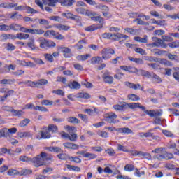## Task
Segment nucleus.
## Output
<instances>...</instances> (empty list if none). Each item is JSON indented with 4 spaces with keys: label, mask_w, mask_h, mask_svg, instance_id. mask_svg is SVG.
I'll return each mask as SVG.
<instances>
[{
    "label": "nucleus",
    "mask_w": 179,
    "mask_h": 179,
    "mask_svg": "<svg viewBox=\"0 0 179 179\" xmlns=\"http://www.w3.org/2000/svg\"><path fill=\"white\" fill-rule=\"evenodd\" d=\"M52 159V155H48V154L45 152H41L40 155L31 158L27 156H20L19 160L20 162H26L27 163H31L34 167H41V166H46L48 164L49 160Z\"/></svg>",
    "instance_id": "obj_1"
},
{
    "label": "nucleus",
    "mask_w": 179,
    "mask_h": 179,
    "mask_svg": "<svg viewBox=\"0 0 179 179\" xmlns=\"http://www.w3.org/2000/svg\"><path fill=\"white\" fill-rule=\"evenodd\" d=\"M117 114L113 112L104 115L105 121H107L109 124H117L120 122V120H117Z\"/></svg>",
    "instance_id": "obj_2"
},
{
    "label": "nucleus",
    "mask_w": 179,
    "mask_h": 179,
    "mask_svg": "<svg viewBox=\"0 0 179 179\" xmlns=\"http://www.w3.org/2000/svg\"><path fill=\"white\" fill-rule=\"evenodd\" d=\"M101 54L102 55L103 59H105L106 61L107 59H110V58H111V55H114V54H115V51L111 48H103L101 51Z\"/></svg>",
    "instance_id": "obj_3"
},
{
    "label": "nucleus",
    "mask_w": 179,
    "mask_h": 179,
    "mask_svg": "<svg viewBox=\"0 0 179 179\" xmlns=\"http://www.w3.org/2000/svg\"><path fill=\"white\" fill-rule=\"evenodd\" d=\"M38 41L39 42L41 48H47L48 47H55L56 45L55 43L51 41H48L44 38H39L38 39Z\"/></svg>",
    "instance_id": "obj_4"
},
{
    "label": "nucleus",
    "mask_w": 179,
    "mask_h": 179,
    "mask_svg": "<svg viewBox=\"0 0 179 179\" xmlns=\"http://www.w3.org/2000/svg\"><path fill=\"white\" fill-rule=\"evenodd\" d=\"M50 36H53L54 38H56V40H65V36L58 32H55L54 30H48L44 34L45 37Z\"/></svg>",
    "instance_id": "obj_5"
},
{
    "label": "nucleus",
    "mask_w": 179,
    "mask_h": 179,
    "mask_svg": "<svg viewBox=\"0 0 179 179\" xmlns=\"http://www.w3.org/2000/svg\"><path fill=\"white\" fill-rule=\"evenodd\" d=\"M57 50L59 52H62L63 54V57H64V58H71V57H72V50L69 48L59 46Z\"/></svg>",
    "instance_id": "obj_6"
},
{
    "label": "nucleus",
    "mask_w": 179,
    "mask_h": 179,
    "mask_svg": "<svg viewBox=\"0 0 179 179\" xmlns=\"http://www.w3.org/2000/svg\"><path fill=\"white\" fill-rule=\"evenodd\" d=\"M144 113L147 114V115H149L150 117H155V118H160V117H162V115L163 114V110L160 109L148 110L145 109Z\"/></svg>",
    "instance_id": "obj_7"
},
{
    "label": "nucleus",
    "mask_w": 179,
    "mask_h": 179,
    "mask_svg": "<svg viewBox=\"0 0 179 179\" xmlns=\"http://www.w3.org/2000/svg\"><path fill=\"white\" fill-rule=\"evenodd\" d=\"M75 10L77 12V13L84 15L85 16H96V13H93L92 10L83 8L82 7L76 8Z\"/></svg>",
    "instance_id": "obj_8"
},
{
    "label": "nucleus",
    "mask_w": 179,
    "mask_h": 179,
    "mask_svg": "<svg viewBox=\"0 0 179 179\" xmlns=\"http://www.w3.org/2000/svg\"><path fill=\"white\" fill-rule=\"evenodd\" d=\"M62 16H63V17H66V19H71V20H75L78 23L79 22L82 21V17H80L78 15H73L70 12L63 13H62Z\"/></svg>",
    "instance_id": "obj_9"
},
{
    "label": "nucleus",
    "mask_w": 179,
    "mask_h": 179,
    "mask_svg": "<svg viewBox=\"0 0 179 179\" xmlns=\"http://www.w3.org/2000/svg\"><path fill=\"white\" fill-rule=\"evenodd\" d=\"M125 105H126V110L128 108H130V110H135V108H140L145 113V110L146 109V108H145V106H141V103H127V102H125Z\"/></svg>",
    "instance_id": "obj_10"
},
{
    "label": "nucleus",
    "mask_w": 179,
    "mask_h": 179,
    "mask_svg": "<svg viewBox=\"0 0 179 179\" xmlns=\"http://www.w3.org/2000/svg\"><path fill=\"white\" fill-rule=\"evenodd\" d=\"M7 5H8V8L7 9H13L14 10H26V6H17V3H13L10 2H6Z\"/></svg>",
    "instance_id": "obj_11"
},
{
    "label": "nucleus",
    "mask_w": 179,
    "mask_h": 179,
    "mask_svg": "<svg viewBox=\"0 0 179 179\" xmlns=\"http://www.w3.org/2000/svg\"><path fill=\"white\" fill-rule=\"evenodd\" d=\"M45 132L43 131H40L38 132L40 136H36V139H50L51 138V134H50V131L47 129V127H45Z\"/></svg>",
    "instance_id": "obj_12"
},
{
    "label": "nucleus",
    "mask_w": 179,
    "mask_h": 179,
    "mask_svg": "<svg viewBox=\"0 0 179 179\" xmlns=\"http://www.w3.org/2000/svg\"><path fill=\"white\" fill-rule=\"evenodd\" d=\"M125 86L129 87L130 89H134V90H137V89H140L142 92H143V87L141 86V84H134L132 83L126 81L124 82Z\"/></svg>",
    "instance_id": "obj_13"
},
{
    "label": "nucleus",
    "mask_w": 179,
    "mask_h": 179,
    "mask_svg": "<svg viewBox=\"0 0 179 179\" xmlns=\"http://www.w3.org/2000/svg\"><path fill=\"white\" fill-rule=\"evenodd\" d=\"M152 41L155 42L157 47H162V48H167V44L163 41V39H160L157 37H152Z\"/></svg>",
    "instance_id": "obj_14"
},
{
    "label": "nucleus",
    "mask_w": 179,
    "mask_h": 179,
    "mask_svg": "<svg viewBox=\"0 0 179 179\" xmlns=\"http://www.w3.org/2000/svg\"><path fill=\"white\" fill-rule=\"evenodd\" d=\"M27 45L29 48H31V50H36V39L34 36L29 38Z\"/></svg>",
    "instance_id": "obj_15"
},
{
    "label": "nucleus",
    "mask_w": 179,
    "mask_h": 179,
    "mask_svg": "<svg viewBox=\"0 0 179 179\" xmlns=\"http://www.w3.org/2000/svg\"><path fill=\"white\" fill-rule=\"evenodd\" d=\"M113 107L116 111H124V110H127L125 102H120V104L114 105Z\"/></svg>",
    "instance_id": "obj_16"
},
{
    "label": "nucleus",
    "mask_w": 179,
    "mask_h": 179,
    "mask_svg": "<svg viewBox=\"0 0 179 179\" xmlns=\"http://www.w3.org/2000/svg\"><path fill=\"white\" fill-rule=\"evenodd\" d=\"M54 27H55V29H57V30H60V31H66L68 30H69V29H71V27L68 26V25H64L62 24H55L53 25Z\"/></svg>",
    "instance_id": "obj_17"
},
{
    "label": "nucleus",
    "mask_w": 179,
    "mask_h": 179,
    "mask_svg": "<svg viewBox=\"0 0 179 179\" xmlns=\"http://www.w3.org/2000/svg\"><path fill=\"white\" fill-rule=\"evenodd\" d=\"M116 132H119V134H134V131L129 127L117 128Z\"/></svg>",
    "instance_id": "obj_18"
},
{
    "label": "nucleus",
    "mask_w": 179,
    "mask_h": 179,
    "mask_svg": "<svg viewBox=\"0 0 179 179\" xmlns=\"http://www.w3.org/2000/svg\"><path fill=\"white\" fill-rule=\"evenodd\" d=\"M63 145L66 149H72L73 150H75L76 149H79V145H78L75 143H63Z\"/></svg>",
    "instance_id": "obj_19"
},
{
    "label": "nucleus",
    "mask_w": 179,
    "mask_h": 179,
    "mask_svg": "<svg viewBox=\"0 0 179 179\" xmlns=\"http://www.w3.org/2000/svg\"><path fill=\"white\" fill-rule=\"evenodd\" d=\"M62 6H72L75 2V0H59Z\"/></svg>",
    "instance_id": "obj_20"
},
{
    "label": "nucleus",
    "mask_w": 179,
    "mask_h": 179,
    "mask_svg": "<svg viewBox=\"0 0 179 179\" xmlns=\"http://www.w3.org/2000/svg\"><path fill=\"white\" fill-rule=\"evenodd\" d=\"M9 30H14L15 31L20 30V31H22V26H20L19 24L13 23L8 25V31Z\"/></svg>",
    "instance_id": "obj_21"
},
{
    "label": "nucleus",
    "mask_w": 179,
    "mask_h": 179,
    "mask_svg": "<svg viewBox=\"0 0 179 179\" xmlns=\"http://www.w3.org/2000/svg\"><path fill=\"white\" fill-rule=\"evenodd\" d=\"M17 136L19 138H33V134L25 131V132H18Z\"/></svg>",
    "instance_id": "obj_22"
},
{
    "label": "nucleus",
    "mask_w": 179,
    "mask_h": 179,
    "mask_svg": "<svg viewBox=\"0 0 179 179\" xmlns=\"http://www.w3.org/2000/svg\"><path fill=\"white\" fill-rule=\"evenodd\" d=\"M48 83V80L46 79H40L35 82V87H40V86H44Z\"/></svg>",
    "instance_id": "obj_23"
},
{
    "label": "nucleus",
    "mask_w": 179,
    "mask_h": 179,
    "mask_svg": "<svg viewBox=\"0 0 179 179\" xmlns=\"http://www.w3.org/2000/svg\"><path fill=\"white\" fill-rule=\"evenodd\" d=\"M134 40L138 43H143V44H146L148 43V36H144L143 38H141L140 36H135Z\"/></svg>",
    "instance_id": "obj_24"
},
{
    "label": "nucleus",
    "mask_w": 179,
    "mask_h": 179,
    "mask_svg": "<svg viewBox=\"0 0 179 179\" xmlns=\"http://www.w3.org/2000/svg\"><path fill=\"white\" fill-rule=\"evenodd\" d=\"M68 87L70 89H80V84H79V83L76 82V81H73L70 83L68 84Z\"/></svg>",
    "instance_id": "obj_25"
},
{
    "label": "nucleus",
    "mask_w": 179,
    "mask_h": 179,
    "mask_svg": "<svg viewBox=\"0 0 179 179\" xmlns=\"http://www.w3.org/2000/svg\"><path fill=\"white\" fill-rule=\"evenodd\" d=\"M1 138H9V132L8 128H3L0 130Z\"/></svg>",
    "instance_id": "obj_26"
},
{
    "label": "nucleus",
    "mask_w": 179,
    "mask_h": 179,
    "mask_svg": "<svg viewBox=\"0 0 179 179\" xmlns=\"http://www.w3.org/2000/svg\"><path fill=\"white\" fill-rule=\"evenodd\" d=\"M103 78L105 83H108L109 85H111L114 83V78H113V76L103 75Z\"/></svg>",
    "instance_id": "obj_27"
},
{
    "label": "nucleus",
    "mask_w": 179,
    "mask_h": 179,
    "mask_svg": "<svg viewBox=\"0 0 179 179\" xmlns=\"http://www.w3.org/2000/svg\"><path fill=\"white\" fill-rule=\"evenodd\" d=\"M45 5H48V6H55L57 2H59V0H43Z\"/></svg>",
    "instance_id": "obj_28"
},
{
    "label": "nucleus",
    "mask_w": 179,
    "mask_h": 179,
    "mask_svg": "<svg viewBox=\"0 0 179 179\" xmlns=\"http://www.w3.org/2000/svg\"><path fill=\"white\" fill-rule=\"evenodd\" d=\"M92 55L90 54L81 55L76 57L78 61H86L88 58H90Z\"/></svg>",
    "instance_id": "obj_29"
},
{
    "label": "nucleus",
    "mask_w": 179,
    "mask_h": 179,
    "mask_svg": "<svg viewBox=\"0 0 179 179\" xmlns=\"http://www.w3.org/2000/svg\"><path fill=\"white\" fill-rule=\"evenodd\" d=\"M25 10H26V13H28L29 15L38 13V11H37L36 9H34L29 6H26Z\"/></svg>",
    "instance_id": "obj_30"
},
{
    "label": "nucleus",
    "mask_w": 179,
    "mask_h": 179,
    "mask_svg": "<svg viewBox=\"0 0 179 179\" xmlns=\"http://www.w3.org/2000/svg\"><path fill=\"white\" fill-rule=\"evenodd\" d=\"M23 17V16L20 14H19V13L15 12L14 13H12L10 15V19H16L17 20H19L20 19H22Z\"/></svg>",
    "instance_id": "obj_31"
},
{
    "label": "nucleus",
    "mask_w": 179,
    "mask_h": 179,
    "mask_svg": "<svg viewBox=\"0 0 179 179\" xmlns=\"http://www.w3.org/2000/svg\"><path fill=\"white\" fill-rule=\"evenodd\" d=\"M127 98L132 101H138V100H141V98L138 95L134 94H129Z\"/></svg>",
    "instance_id": "obj_32"
},
{
    "label": "nucleus",
    "mask_w": 179,
    "mask_h": 179,
    "mask_svg": "<svg viewBox=\"0 0 179 179\" xmlns=\"http://www.w3.org/2000/svg\"><path fill=\"white\" fill-rule=\"evenodd\" d=\"M31 173H33V171H31L30 169H24L20 171L18 176H29V174H31Z\"/></svg>",
    "instance_id": "obj_33"
},
{
    "label": "nucleus",
    "mask_w": 179,
    "mask_h": 179,
    "mask_svg": "<svg viewBox=\"0 0 179 179\" xmlns=\"http://www.w3.org/2000/svg\"><path fill=\"white\" fill-rule=\"evenodd\" d=\"M128 59H129V61H132L133 62H135L136 64H143V60H142V59H141V58H135V57H129Z\"/></svg>",
    "instance_id": "obj_34"
},
{
    "label": "nucleus",
    "mask_w": 179,
    "mask_h": 179,
    "mask_svg": "<svg viewBox=\"0 0 179 179\" xmlns=\"http://www.w3.org/2000/svg\"><path fill=\"white\" fill-rule=\"evenodd\" d=\"M151 78H152V82L154 83H162V78L157 74H153L151 76Z\"/></svg>",
    "instance_id": "obj_35"
},
{
    "label": "nucleus",
    "mask_w": 179,
    "mask_h": 179,
    "mask_svg": "<svg viewBox=\"0 0 179 179\" xmlns=\"http://www.w3.org/2000/svg\"><path fill=\"white\" fill-rule=\"evenodd\" d=\"M165 151H166L165 148L159 147L153 150L152 151V153H156L157 155H159V153H164Z\"/></svg>",
    "instance_id": "obj_36"
},
{
    "label": "nucleus",
    "mask_w": 179,
    "mask_h": 179,
    "mask_svg": "<svg viewBox=\"0 0 179 179\" xmlns=\"http://www.w3.org/2000/svg\"><path fill=\"white\" fill-rule=\"evenodd\" d=\"M47 129L48 132H57L58 131V127L55 124H50Z\"/></svg>",
    "instance_id": "obj_37"
},
{
    "label": "nucleus",
    "mask_w": 179,
    "mask_h": 179,
    "mask_svg": "<svg viewBox=\"0 0 179 179\" xmlns=\"http://www.w3.org/2000/svg\"><path fill=\"white\" fill-rule=\"evenodd\" d=\"M13 115H15V117H22V115H24V112H23L22 110H17L13 109Z\"/></svg>",
    "instance_id": "obj_38"
},
{
    "label": "nucleus",
    "mask_w": 179,
    "mask_h": 179,
    "mask_svg": "<svg viewBox=\"0 0 179 179\" xmlns=\"http://www.w3.org/2000/svg\"><path fill=\"white\" fill-rule=\"evenodd\" d=\"M99 27L96 24L90 25L89 27H85V31H94V30H97Z\"/></svg>",
    "instance_id": "obj_39"
},
{
    "label": "nucleus",
    "mask_w": 179,
    "mask_h": 179,
    "mask_svg": "<svg viewBox=\"0 0 179 179\" xmlns=\"http://www.w3.org/2000/svg\"><path fill=\"white\" fill-rule=\"evenodd\" d=\"M151 52H153L155 55H163V54H166V51L159 49H152Z\"/></svg>",
    "instance_id": "obj_40"
},
{
    "label": "nucleus",
    "mask_w": 179,
    "mask_h": 179,
    "mask_svg": "<svg viewBox=\"0 0 179 179\" xmlns=\"http://www.w3.org/2000/svg\"><path fill=\"white\" fill-rule=\"evenodd\" d=\"M164 157L165 160H171L174 157L173 153H169L166 151L164 152Z\"/></svg>",
    "instance_id": "obj_41"
},
{
    "label": "nucleus",
    "mask_w": 179,
    "mask_h": 179,
    "mask_svg": "<svg viewBox=\"0 0 179 179\" xmlns=\"http://www.w3.org/2000/svg\"><path fill=\"white\" fill-rule=\"evenodd\" d=\"M7 174L8 176H19L20 172L16 169H9Z\"/></svg>",
    "instance_id": "obj_42"
},
{
    "label": "nucleus",
    "mask_w": 179,
    "mask_h": 179,
    "mask_svg": "<svg viewBox=\"0 0 179 179\" xmlns=\"http://www.w3.org/2000/svg\"><path fill=\"white\" fill-rule=\"evenodd\" d=\"M167 57L169 59H171V61H177L178 62L179 59L178 56L177 55H173L171 53H168Z\"/></svg>",
    "instance_id": "obj_43"
},
{
    "label": "nucleus",
    "mask_w": 179,
    "mask_h": 179,
    "mask_svg": "<svg viewBox=\"0 0 179 179\" xmlns=\"http://www.w3.org/2000/svg\"><path fill=\"white\" fill-rule=\"evenodd\" d=\"M15 80H10V79H3L0 80L1 85H10V83H14Z\"/></svg>",
    "instance_id": "obj_44"
},
{
    "label": "nucleus",
    "mask_w": 179,
    "mask_h": 179,
    "mask_svg": "<svg viewBox=\"0 0 179 179\" xmlns=\"http://www.w3.org/2000/svg\"><path fill=\"white\" fill-rule=\"evenodd\" d=\"M124 59L122 58V56H118L116 58L112 59L111 64H113V65H117L120 61H123Z\"/></svg>",
    "instance_id": "obj_45"
},
{
    "label": "nucleus",
    "mask_w": 179,
    "mask_h": 179,
    "mask_svg": "<svg viewBox=\"0 0 179 179\" xmlns=\"http://www.w3.org/2000/svg\"><path fill=\"white\" fill-rule=\"evenodd\" d=\"M134 51L137 52V54H140L141 55H146V50L141 48H136L134 49Z\"/></svg>",
    "instance_id": "obj_46"
},
{
    "label": "nucleus",
    "mask_w": 179,
    "mask_h": 179,
    "mask_svg": "<svg viewBox=\"0 0 179 179\" xmlns=\"http://www.w3.org/2000/svg\"><path fill=\"white\" fill-rule=\"evenodd\" d=\"M91 17L92 20H94V22H99V23H103V17L100 16L94 17V15L90 16Z\"/></svg>",
    "instance_id": "obj_47"
},
{
    "label": "nucleus",
    "mask_w": 179,
    "mask_h": 179,
    "mask_svg": "<svg viewBox=\"0 0 179 179\" xmlns=\"http://www.w3.org/2000/svg\"><path fill=\"white\" fill-rule=\"evenodd\" d=\"M66 167L68 170H73V171H80V168L79 166H75L67 164Z\"/></svg>",
    "instance_id": "obj_48"
},
{
    "label": "nucleus",
    "mask_w": 179,
    "mask_h": 179,
    "mask_svg": "<svg viewBox=\"0 0 179 179\" xmlns=\"http://www.w3.org/2000/svg\"><path fill=\"white\" fill-rule=\"evenodd\" d=\"M170 48H179V41H173L172 43H168Z\"/></svg>",
    "instance_id": "obj_49"
},
{
    "label": "nucleus",
    "mask_w": 179,
    "mask_h": 179,
    "mask_svg": "<svg viewBox=\"0 0 179 179\" xmlns=\"http://www.w3.org/2000/svg\"><path fill=\"white\" fill-rule=\"evenodd\" d=\"M135 169V166L132 164H126L124 166V170L125 171H134V170Z\"/></svg>",
    "instance_id": "obj_50"
},
{
    "label": "nucleus",
    "mask_w": 179,
    "mask_h": 179,
    "mask_svg": "<svg viewBox=\"0 0 179 179\" xmlns=\"http://www.w3.org/2000/svg\"><path fill=\"white\" fill-rule=\"evenodd\" d=\"M15 48L16 46L13 45V44L10 43H6V49L7 50V51H13V50H15Z\"/></svg>",
    "instance_id": "obj_51"
},
{
    "label": "nucleus",
    "mask_w": 179,
    "mask_h": 179,
    "mask_svg": "<svg viewBox=\"0 0 179 179\" xmlns=\"http://www.w3.org/2000/svg\"><path fill=\"white\" fill-rule=\"evenodd\" d=\"M1 110L3 111H8V113H13V108L12 106H2Z\"/></svg>",
    "instance_id": "obj_52"
},
{
    "label": "nucleus",
    "mask_w": 179,
    "mask_h": 179,
    "mask_svg": "<svg viewBox=\"0 0 179 179\" xmlns=\"http://www.w3.org/2000/svg\"><path fill=\"white\" fill-rule=\"evenodd\" d=\"M85 157H87V159H90V160H93V159H96L97 157V155L90 152H87L85 155Z\"/></svg>",
    "instance_id": "obj_53"
},
{
    "label": "nucleus",
    "mask_w": 179,
    "mask_h": 179,
    "mask_svg": "<svg viewBox=\"0 0 179 179\" xmlns=\"http://www.w3.org/2000/svg\"><path fill=\"white\" fill-rule=\"evenodd\" d=\"M150 15H151V16H154L155 17H158L159 19H163V16L160 15L159 13L155 10H151L150 12Z\"/></svg>",
    "instance_id": "obj_54"
},
{
    "label": "nucleus",
    "mask_w": 179,
    "mask_h": 179,
    "mask_svg": "<svg viewBox=\"0 0 179 179\" xmlns=\"http://www.w3.org/2000/svg\"><path fill=\"white\" fill-rule=\"evenodd\" d=\"M50 152H55L56 153H61L62 152V149L59 147H52L50 148H48Z\"/></svg>",
    "instance_id": "obj_55"
},
{
    "label": "nucleus",
    "mask_w": 179,
    "mask_h": 179,
    "mask_svg": "<svg viewBox=\"0 0 179 179\" xmlns=\"http://www.w3.org/2000/svg\"><path fill=\"white\" fill-rule=\"evenodd\" d=\"M64 121H65L64 118L57 117V116L52 117V122H57V124H61V122H64Z\"/></svg>",
    "instance_id": "obj_56"
},
{
    "label": "nucleus",
    "mask_w": 179,
    "mask_h": 179,
    "mask_svg": "<svg viewBox=\"0 0 179 179\" xmlns=\"http://www.w3.org/2000/svg\"><path fill=\"white\" fill-rule=\"evenodd\" d=\"M68 122H71V124H79V119L76 117H69L67 119Z\"/></svg>",
    "instance_id": "obj_57"
},
{
    "label": "nucleus",
    "mask_w": 179,
    "mask_h": 179,
    "mask_svg": "<svg viewBox=\"0 0 179 179\" xmlns=\"http://www.w3.org/2000/svg\"><path fill=\"white\" fill-rule=\"evenodd\" d=\"M101 61V57H94L91 59V64H97Z\"/></svg>",
    "instance_id": "obj_58"
},
{
    "label": "nucleus",
    "mask_w": 179,
    "mask_h": 179,
    "mask_svg": "<svg viewBox=\"0 0 179 179\" xmlns=\"http://www.w3.org/2000/svg\"><path fill=\"white\" fill-rule=\"evenodd\" d=\"M24 85H27L30 87H36V82L31 80L24 81Z\"/></svg>",
    "instance_id": "obj_59"
},
{
    "label": "nucleus",
    "mask_w": 179,
    "mask_h": 179,
    "mask_svg": "<svg viewBox=\"0 0 179 179\" xmlns=\"http://www.w3.org/2000/svg\"><path fill=\"white\" fill-rule=\"evenodd\" d=\"M162 38L163 41H167L168 43H171L173 40L170 36H162Z\"/></svg>",
    "instance_id": "obj_60"
},
{
    "label": "nucleus",
    "mask_w": 179,
    "mask_h": 179,
    "mask_svg": "<svg viewBox=\"0 0 179 179\" xmlns=\"http://www.w3.org/2000/svg\"><path fill=\"white\" fill-rule=\"evenodd\" d=\"M120 36H121V34H120V33L112 34V36H111L110 40H115V41L120 40Z\"/></svg>",
    "instance_id": "obj_61"
},
{
    "label": "nucleus",
    "mask_w": 179,
    "mask_h": 179,
    "mask_svg": "<svg viewBox=\"0 0 179 179\" xmlns=\"http://www.w3.org/2000/svg\"><path fill=\"white\" fill-rule=\"evenodd\" d=\"M32 34H44V31L41 29H32Z\"/></svg>",
    "instance_id": "obj_62"
},
{
    "label": "nucleus",
    "mask_w": 179,
    "mask_h": 179,
    "mask_svg": "<svg viewBox=\"0 0 179 179\" xmlns=\"http://www.w3.org/2000/svg\"><path fill=\"white\" fill-rule=\"evenodd\" d=\"M30 122V119H24L20 122V127H26Z\"/></svg>",
    "instance_id": "obj_63"
},
{
    "label": "nucleus",
    "mask_w": 179,
    "mask_h": 179,
    "mask_svg": "<svg viewBox=\"0 0 179 179\" xmlns=\"http://www.w3.org/2000/svg\"><path fill=\"white\" fill-rule=\"evenodd\" d=\"M154 159H157V160H163L164 159V152L162 154H157L154 155Z\"/></svg>",
    "instance_id": "obj_64"
}]
</instances>
